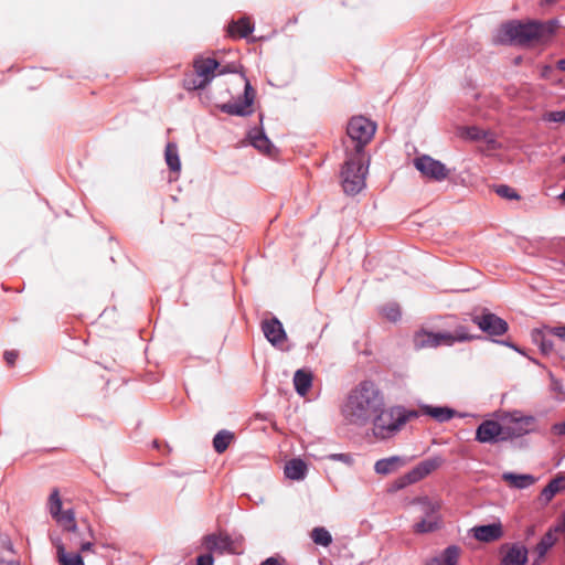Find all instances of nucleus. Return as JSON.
<instances>
[{
  "instance_id": "1",
  "label": "nucleus",
  "mask_w": 565,
  "mask_h": 565,
  "mask_svg": "<svg viewBox=\"0 0 565 565\" xmlns=\"http://www.w3.org/2000/svg\"><path fill=\"white\" fill-rule=\"evenodd\" d=\"M382 406H385L384 392L374 381L363 380L347 394L341 414L347 424L362 428L370 425Z\"/></svg>"
},
{
  "instance_id": "2",
  "label": "nucleus",
  "mask_w": 565,
  "mask_h": 565,
  "mask_svg": "<svg viewBox=\"0 0 565 565\" xmlns=\"http://www.w3.org/2000/svg\"><path fill=\"white\" fill-rule=\"evenodd\" d=\"M554 31V22L541 23L529 21H510L495 30L492 36L494 44L515 43L520 45L530 44L533 41H540L548 36Z\"/></svg>"
},
{
  "instance_id": "3",
  "label": "nucleus",
  "mask_w": 565,
  "mask_h": 565,
  "mask_svg": "<svg viewBox=\"0 0 565 565\" xmlns=\"http://www.w3.org/2000/svg\"><path fill=\"white\" fill-rule=\"evenodd\" d=\"M418 416L417 411L407 409L402 405L382 406L370 423L372 434L377 440H388L395 437L411 419Z\"/></svg>"
},
{
  "instance_id": "4",
  "label": "nucleus",
  "mask_w": 565,
  "mask_h": 565,
  "mask_svg": "<svg viewBox=\"0 0 565 565\" xmlns=\"http://www.w3.org/2000/svg\"><path fill=\"white\" fill-rule=\"evenodd\" d=\"M60 526L66 533L70 548H76L79 552L93 551L95 534L92 525L86 519H82L79 526L73 509L66 510V515L60 520Z\"/></svg>"
},
{
  "instance_id": "5",
  "label": "nucleus",
  "mask_w": 565,
  "mask_h": 565,
  "mask_svg": "<svg viewBox=\"0 0 565 565\" xmlns=\"http://www.w3.org/2000/svg\"><path fill=\"white\" fill-rule=\"evenodd\" d=\"M369 160L365 156L348 153L341 171L342 186L345 193L356 194L365 186Z\"/></svg>"
},
{
  "instance_id": "6",
  "label": "nucleus",
  "mask_w": 565,
  "mask_h": 565,
  "mask_svg": "<svg viewBox=\"0 0 565 565\" xmlns=\"http://www.w3.org/2000/svg\"><path fill=\"white\" fill-rule=\"evenodd\" d=\"M475 339L465 326H458L452 332H431L420 330L414 335L416 349L437 348L440 345L451 347L456 342H465Z\"/></svg>"
},
{
  "instance_id": "7",
  "label": "nucleus",
  "mask_w": 565,
  "mask_h": 565,
  "mask_svg": "<svg viewBox=\"0 0 565 565\" xmlns=\"http://www.w3.org/2000/svg\"><path fill=\"white\" fill-rule=\"evenodd\" d=\"M412 503L417 507L420 515V521L414 525L416 533H429L438 529L440 521L439 501L422 497L415 499Z\"/></svg>"
},
{
  "instance_id": "8",
  "label": "nucleus",
  "mask_w": 565,
  "mask_h": 565,
  "mask_svg": "<svg viewBox=\"0 0 565 565\" xmlns=\"http://www.w3.org/2000/svg\"><path fill=\"white\" fill-rule=\"evenodd\" d=\"M376 130V125L370 119L358 116L351 118L347 127L349 138L355 142L351 154L365 156L364 146L371 141Z\"/></svg>"
},
{
  "instance_id": "9",
  "label": "nucleus",
  "mask_w": 565,
  "mask_h": 565,
  "mask_svg": "<svg viewBox=\"0 0 565 565\" xmlns=\"http://www.w3.org/2000/svg\"><path fill=\"white\" fill-rule=\"evenodd\" d=\"M218 66L220 64L214 58H196L193 64L195 76L185 79V87L188 89L205 88L214 78L215 72L218 70Z\"/></svg>"
},
{
  "instance_id": "10",
  "label": "nucleus",
  "mask_w": 565,
  "mask_h": 565,
  "mask_svg": "<svg viewBox=\"0 0 565 565\" xmlns=\"http://www.w3.org/2000/svg\"><path fill=\"white\" fill-rule=\"evenodd\" d=\"M413 164L416 170L426 179L443 182L449 177V169L439 160L428 154H420L414 158Z\"/></svg>"
},
{
  "instance_id": "11",
  "label": "nucleus",
  "mask_w": 565,
  "mask_h": 565,
  "mask_svg": "<svg viewBox=\"0 0 565 565\" xmlns=\"http://www.w3.org/2000/svg\"><path fill=\"white\" fill-rule=\"evenodd\" d=\"M502 418L507 440L532 433L536 422L534 416H523L519 412L505 415Z\"/></svg>"
},
{
  "instance_id": "12",
  "label": "nucleus",
  "mask_w": 565,
  "mask_h": 565,
  "mask_svg": "<svg viewBox=\"0 0 565 565\" xmlns=\"http://www.w3.org/2000/svg\"><path fill=\"white\" fill-rule=\"evenodd\" d=\"M245 82L243 98H238L232 103H225L220 106L221 111L232 116H249L253 113V104L255 100V90L249 81L243 76Z\"/></svg>"
},
{
  "instance_id": "13",
  "label": "nucleus",
  "mask_w": 565,
  "mask_h": 565,
  "mask_svg": "<svg viewBox=\"0 0 565 565\" xmlns=\"http://www.w3.org/2000/svg\"><path fill=\"white\" fill-rule=\"evenodd\" d=\"M476 440L482 444L505 441L503 418H501L500 423L491 419L482 422L476 430Z\"/></svg>"
},
{
  "instance_id": "14",
  "label": "nucleus",
  "mask_w": 565,
  "mask_h": 565,
  "mask_svg": "<svg viewBox=\"0 0 565 565\" xmlns=\"http://www.w3.org/2000/svg\"><path fill=\"white\" fill-rule=\"evenodd\" d=\"M472 321L489 335H502L508 331L507 321L491 312L475 316Z\"/></svg>"
},
{
  "instance_id": "15",
  "label": "nucleus",
  "mask_w": 565,
  "mask_h": 565,
  "mask_svg": "<svg viewBox=\"0 0 565 565\" xmlns=\"http://www.w3.org/2000/svg\"><path fill=\"white\" fill-rule=\"evenodd\" d=\"M203 544L210 552H217L220 554H239L241 551L236 545V541L231 539L228 535L209 534L203 537Z\"/></svg>"
},
{
  "instance_id": "16",
  "label": "nucleus",
  "mask_w": 565,
  "mask_h": 565,
  "mask_svg": "<svg viewBox=\"0 0 565 565\" xmlns=\"http://www.w3.org/2000/svg\"><path fill=\"white\" fill-rule=\"evenodd\" d=\"M472 536L484 543L495 542L503 536V527L500 521L486 525H477L471 529Z\"/></svg>"
},
{
  "instance_id": "17",
  "label": "nucleus",
  "mask_w": 565,
  "mask_h": 565,
  "mask_svg": "<svg viewBox=\"0 0 565 565\" xmlns=\"http://www.w3.org/2000/svg\"><path fill=\"white\" fill-rule=\"evenodd\" d=\"M262 330L265 338L273 344L281 343L286 338V332L281 322L277 318L265 320L262 323Z\"/></svg>"
},
{
  "instance_id": "18",
  "label": "nucleus",
  "mask_w": 565,
  "mask_h": 565,
  "mask_svg": "<svg viewBox=\"0 0 565 565\" xmlns=\"http://www.w3.org/2000/svg\"><path fill=\"white\" fill-rule=\"evenodd\" d=\"M52 543L56 547L57 561L60 565H84L83 557L78 552H67L65 544L60 537H52Z\"/></svg>"
},
{
  "instance_id": "19",
  "label": "nucleus",
  "mask_w": 565,
  "mask_h": 565,
  "mask_svg": "<svg viewBox=\"0 0 565 565\" xmlns=\"http://www.w3.org/2000/svg\"><path fill=\"white\" fill-rule=\"evenodd\" d=\"M422 413L430 416L438 423H446L454 418L457 412L448 406L422 405Z\"/></svg>"
},
{
  "instance_id": "20",
  "label": "nucleus",
  "mask_w": 565,
  "mask_h": 565,
  "mask_svg": "<svg viewBox=\"0 0 565 565\" xmlns=\"http://www.w3.org/2000/svg\"><path fill=\"white\" fill-rule=\"evenodd\" d=\"M527 548L519 543L513 544L502 559L503 565H525Z\"/></svg>"
},
{
  "instance_id": "21",
  "label": "nucleus",
  "mask_w": 565,
  "mask_h": 565,
  "mask_svg": "<svg viewBox=\"0 0 565 565\" xmlns=\"http://www.w3.org/2000/svg\"><path fill=\"white\" fill-rule=\"evenodd\" d=\"M404 462V459L399 456L383 458L375 462L374 470L379 475L386 476L396 471Z\"/></svg>"
},
{
  "instance_id": "22",
  "label": "nucleus",
  "mask_w": 565,
  "mask_h": 565,
  "mask_svg": "<svg viewBox=\"0 0 565 565\" xmlns=\"http://www.w3.org/2000/svg\"><path fill=\"white\" fill-rule=\"evenodd\" d=\"M440 462L441 460L439 458L423 460L411 470V476L418 482L436 470L440 466Z\"/></svg>"
},
{
  "instance_id": "23",
  "label": "nucleus",
  "mask_w": 565,
  "mask_h": 565,
  "mask_svg": "<svg viewBox=\"0 0 565 565\" xmlns=\"http://www.w3.org/2000/svg\"><path fill=\"white\" fill-rule=\"evenodd\" d=\"M307 465L299 458L291 459L285 466V476L290 480H302L307 475Z\"/></svg>"
},
{
  "instance_id": "24",
  "label": "nucleus",
  "mask_w": 565,
  "mask_h": 565,
  "mask_svg": "<svg viewBox=\"0 0 565 565\" xmlns=\"http://www.w3.org/2000/svg\"><path fill=\"white\" fill-rule=\"evenodd\" d=\"M248 139L250 145L257 150L269 153L271 148V142L265 132L258 128H253L248 131Z\"/></svg>"
},
{
  "instance_id": "25",
  "label": "nucleus",
  "mask_w": 565,
  "mask_h": 565,
  "mask_svg": "<svg viewBox=\"0 0 565 565\" xmlns=\"http://www.w3.org/2000/svg\"><path fill=\"white\" fill-rule=\"evenodd\" d=\"M294 385L300 396H306L312 385V374L310 371L297 370L294 375Z\"/></svg>"
},
{
  "instance_id": "26",
  "label": "nucleus",
  "mask_w": 565,
  "mask_h": 565,
  "mask_svg": "<svg viewBox=\"0 0 565 565\" xmlns=\"http://www.w3.org/2000/svg\"><path fill=\"white\" fill-rule=\"evenodd\" d=\"M254 31V24L248 18H241L228 25V33L232 38H246Z\"/></svg>"
},
{
  "instance_id": "27",
  "label": "nucleus",
  "mask_w": 565,
  "mask_h": 565,
  "mask_svg": "<svg viewBox=\"0 0 565 565\" xmlns=\"http://www.w3.org/2000/svg\"><path fill=\"white\" fill-rule=\"evenodd\" d=\"M502 479L516 489H526L536 480L532 475H518L513 472H504Z\"/></svg>"
},
{
  "instance_id": "28",
  "label": "nucleus",
  "mask_w": 565,
  "mask_h": 565,
  "mask_svg": "<svg viewBox=\"0 0 565 565\" xmlns=\"http://www.w3.org/2000/svg\"><path fill=\"white\" fill-rule=\"evenodd\" d=\"M62 500L60 497V492L57 489H54L50 497L47 502V509L51 514V516L60 525V520L66 515V510L62 511Z\"/></svg>"
},
{
  "instance_id": "29",
  "label": "nucleus",
  "mask_w": 565,
  "mask_h": 565,
  "mask_svg": "<svg viewBox=\"0 0 565 565\" xmlns=\"http://www.w3.org/2000/svg\"><path fill=\"white\" fill-rule=\"evenodd\" d=\"M166 163L172 172H180L181 161L177 143L168 142L164 149Z\"/></svg>"
},
{
  "instance_id": "30",
  "label": "nucleus",
  "mask_w": 565,
  "mask_h": 565,
  "mask_svg": "<svg viewBox=\"0 0 565 565\" xmlns=\"http://www.w3.org/2000/svg\"><path fill=\"white\" fill-rule=\"evenodd\" d=\"M546 327L543 330H535L532 338L535 344L539 345L543 354H550L553 351V341L548 338Z\"/></svg>"
},
{
  "instance_id": "31",
  "label": "nucleus",
  "mask_w": 565,
  "mask_h": 565,
  "mask_svg": "<svg viewBox=\"0 0 565 565\" xmlns=\"http://www.w3.org/2000/svg\"><path fill=\"white\" fill-rule=\"evenodd\" d=\"M562 490H565V476H557L547 483L541 494L546 501H550Z\"/></svg>"
},
{
  "instance_id": "32",
  "label": "nucleus",
  "mask_w": 565,
  "mask_h": 565,
  "mask_svg": "<svg viewBox=\"0 0 565 565\" xmlns=\"http://www.w3.org/2000/svg\"><path fill=\"white\" fill-rule=\"evenodd\" d=\"M234 435L228 430H220L213 438V448L217 454H223L231 441L233 440Z\"/></svg>"
},
{
  "instance_id": "33",
  "label": "nucleus",
  "mask_w": 565,
  "mask_h": 565,
  "mask_svg": "<svg viewBox=\"0 0 565 565\" xmlns=\"http://www.w3.org/2000/svg\"><path fill=\"white\" fill-rule=\"evenodd\" d=\"M556 536L552 530L543 535L540 542L536 544L535 551L540 558L544 557L548 550L555 544Z\"/></svg>"
},
{
  "instance_id": "34",
  "label": "nucleus",
  "mask_w": 565,
  "mask_h": 565,
  "mask_svg": "<svg viewBox=\"0 0 565 565\" xmlns=\"http://www.w3.org/2000/svg\"><path fill=\"white\" fill-rule=\"evenodd\" d=\"M312 541L321 546H329L332 543V536L324 527L318 526L311 531Z\"/></svg>"
},
{
  "instance_id": "35",
  "label": "nucleus",
  "mask_w": 565,
  "mask_h": 565,
  "mask_svg": "<svg viewBox=\"0 0 565 565\" xmlns=\"http://www.w3.org/2000/svg\"><path fill=\"white\" fill-rule=\"evenodd\" d=\"M463 136L469 140L479 141L482 138L490 136V131L477 126H471L465 129Z\"/></svg>"
},
{
  "instance_id": "36",
  "label": "nucleus",
  "mask_w": 565,
  "mask_h": 565,
  "mask_svg": "<svg viewBox=\"0 0 565 565\" xmlns=\"http://www.w3.org/2000/svg\"><path fill=\"white\" fill-rule=\"evenodd\" d=\"M459 557V547L456 545L448 546L443 555L444 565H457Z\"/></svg>"
},
{
  "instance_id": "37",
  "label": "nucleus",
  "mask_w": 565,
  "mask_h": 565,
  "mask_svg": "<svg viewBox=\"0 0 565 565\" xmlns=\"http://www.w3.org/2000/svg\"><path fill=\"white\" fill-rule=\"evenodd\" d=\"M382 313L387 320L392 322H395L401 318V309L396 303H390L383 307Z\"/></svg>"
},
{
  "instance_id": "38",
  "label": "nucleus",
  "mask_w": 565,
  "mask_h": 565,
  "mask_svg": "<svg viewBox=\"0 0 565 565\" xmlns=\"http://www.w3.org/2000/svg\"><path fill=\"white\" fill-rule=\"evenodd\" d=\"M495 193L499 196L508 200H518L520 198L514 189L505 184L498 185L495 188Z\"/></svg>"
},
{
  "instance_id": "39",
  "label": "nucleus",
  "mask_w": 565,
  "mask_h": 565,
  "mask_svg": "<svg viewBox=\"0 0 565 565\" xmlns=\"http://www.w3.org/2000/svg\"><path fill=\"white\" fill-rule=\"evenodd\" d=\"M543 120L550 122H565V109L546 113L543 116Z\"/></svg>"
},
{
  "instance_id": "40",
  "label": "nucleus",
  "mask_w": 565,
  "mask_h": 565,
  "mask_svg": "<svg viewBox=\"0 0 565 565\" xmlns=\"http://www.w3.org/2000/svg\"><path fill=\"white\" fill-rule=\"evenodd\" d=\"M417 481L415 479H413V477L411 476V471H408L407 473H405L404 476L399 477L396 481H395V488L396 489H403L409 484H413V483H416Z\"/></svg>"
},
{
  "instance_id": "41",
  "label": "nucleus",
  "mask_w": 565,
  "mask_h": 565,
  "mask_svg": "<svg viewBox=\"0 0 565 565\" xmlns=\"http://www.w3.org/2000/svg\"><path fill=\"white\" fill-rule=\"evenodd\" d=\"M546 331L548 334L559 338L565 341V326L558 327H546Z\"/></svg>"
},
{
  "instance_id": "42",
  "label": "nucleus",
  "mask_w": 565,
  "mask_h": 565,
  "mask_svg": "<svg viewBox=\"0 0 565 565\" xmlns=\"http://www.w3.org/2000/svg\"><path fill=\"white\" fill-rule=\"evenodd\" d=\"M329 458L331 460H334V461H341V462H344L347 465H352L353 463V457L349 454H331L329 456Z\"/></svg>"
},
{
  "instance_id": "43",
  "label": "nucleus",
  "mask_w": 565,
  "mask_h": 565,
  "mask_svg": "<svg viewBox=\"0 0 565 565\" xmlns=\"http://www.w3.org/2000/svg\"><path fill=\"white\" fill-rule=\"evenodd\" d=\"M214 558L211 553L200 555L196 558V565H213Z\"/></svg>"
},
{
  "instance_id": "44",
  "label": "nucleus",
  "mask_w": 565,
  "mask_h": 565,
  "mask_svg": "<svg viewBox=\"0 0 565 565\" xmlns=\"http://www.w3.org/2000/svg\"><path fill=\"white\" fill-rule=\"evenodd\" d=\"M18 358V353L15 351H6L4 360L9 365H13Z\"/></svg>"
},
{
  "instance_id": "45",
  "label": "nucleus",
  "mask_w": 565,
  "mask_h": 565,
  "mask_svg": "<svg viewBox=\"0 0 565 565\" xmlns=\"http://www.w3.org/2000/svg\"><path fill=\"white\" fill-rule=\"evenodd\" d=\"M552 430L557 435H565V420L554 424Z\"/></svg>"
},
{
  "instance_id": "46",
  "label": "nucleus",
  "mask_w": 565,
  "mask_h": 565,
  "mask_svg": "<svg viewBox=\"0 0 565 565\" xmlns=\"http://www.w3.org/2000/svg\"><path fill=\"white\" fill-rule=\"evenodd\" d=\"M260 565H279L277 559L269 557L266 561H264Z\"/></svg>"
},
{
  "instance_id": "47",
  "label": "nucleus",
  "mask_w": 565,
  "mask_h": 565,
  "mask_svg": "<svg viewBox=\"0 0 565 565\" xmlns=\"http://www.w3.org/2000/svg\"><path fill=\"white\" fill-rule=\"evenodd\" d=\"M481 140H484L489 145H493L495 142L494 135L492 132H490V136L482 138Z\"/></svg>"
},
{
  "instance_id": "48",
  "label": "nucleus",
  "mask_w": 565,
  "mask_h": 565,
  "mask_svg": "<svg viewBox=\"0 0 565 565\" xmlns=\"http://www.w3.org/2000/svg\"><path fill=\"white\" fill-rule=\"evenodd\" d=\"M217 71H218L217 74H220V75L233 72V70H231L230 66H224L222 68L218 67Z\"/></svg>"
},
{
  "instance_id": "49",
  "label": "nucleus",
  "mask_w": 565,
  "mask_h": 565,
  "mask_svg": "<svg viewBox=\"0 0 565 565\" xmlns=\"http://www.w3.org/2000/svg\"><path fill=\"white\" fill-rule=\"evenodd\" d=\"M557 68L565 72V58L557 62Z\"/></svg>"
},
{
  "instance_id": "50",
  "label": "nucleus",
  "mask_w": 565,
  "mask_h": 565,
  "mask_svg": "<svg viewBox=\"0 0 565 565\" xmlns=\"http://www.w3.org/2000/svg\"><path fill=\"white\" fill-rule=\"evenodd\" d=\"M555 532H565V522L555 527Z\"/></svg>"
},
{
  "instance_id": "51",
  "label": "nucleus",
  "mask_w": 565,
  "mask_h": 565,
  "mask_svg": "<svg viewBox=\"0 0 565 565\" xmlns=\"http://www.w3.org/2000/svg\"><path fill=\"white\" fill-rule=\"evenodd\" d=\"M558 199L565 202V190L558 195Z\"/></svg>"
},
{
  "instance_id": "52",
  "label": "nucleus",
  "mask_w": 565,
  "mask_h": 565,
  "mask_svg": "<svg viewBox=\"0 0 565 565\" xmlns=\"http://www.w3.org/2000/svg\"><path fill=\"white\" fill-rule=\"evenodd\" d=\"M431 565H440V559L439 558H434Z\"/></svg>"
},
{
  "instance_id": "53",
  "label": "nucleus",
  "mask_w": 565,
  "mask_h": 565,
  "mask_svg": "<svg viewBox=\"0 0 565 565\" xmlns=\"http://www.w3.org/2000/svg\"><path fill=\"white\" fill-rule=\"evenodd\" d=\"M8 565H19V562L17 561H9L7 562Z\"/></svg>"
},
{
  "instance_id": "54",
  "label": "nucleus",
  "mask_w": 565,
  "mask_h": 565,
  "mask_svg": "<svg viewBox=\"0 0 565 565\" xmlns=\"http://www.w3.org/2000/svg\"><path fill=\"white\" fill-rule=\"evenodd\" d=\"M6 548H8L9 551H13V546L10 542L8 543V545H6Z\"/></svg>"
},
{
  "instance_id": "55",
  "label": "nucleus",
  "mask_w": 565,
  "mask_h": 565,
  "mask_svg": "<svg viewBox=\"0 0 565 565\" xmlns=\"http://www.w3.org/2000/svg\"><path fill=\"white\" fill-rule=\"evenodd\" d=\"M561 161L565 163V153L561 157Z\"/></svg>"
},
{
  "instance_id": "56",
  "label": "nucleus",
  "mask_w": 565,
  "mask_h": 565,
  "mask_svg": "<svg viewBox=\"0 0 565 565\" xmlns=\"http://www.w3.org/2000/svg\"><path fill=\"white\" fill-rule=\"evenodd\" d=\"M554 388L558 390V383H554Z\"/></svg>"
},
{
  "instance_id": "57",
  "label": "nucleus",
  "mask_w": 565,
  "mask_h": 565,
  "mask_svg": "<svg viewBox=\"0 0 565 565\" xmlns=\"http://www.w3.org/2000/svg\"><path fill=\"white\" fill-rule=\"evenodd\" d=\"M507 345H509L510 348L515 349L513 344L507 343Z\"/></svg>"
},
{
  "instance_id": "58",
  "label": "nucleus",
  "mask_w": 565,
  "mask_h": 565,
  "mask_svg": "<svg viewBox=\"0 0 565 565\" xmlns=\"http://www.w3.org/2000/svg\"><path fill=\"white\" fill-rule=\"evenodd\" d=\"M4 561L2 558H0V563H3Z\"/></svg>"
}]
</instances>
